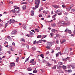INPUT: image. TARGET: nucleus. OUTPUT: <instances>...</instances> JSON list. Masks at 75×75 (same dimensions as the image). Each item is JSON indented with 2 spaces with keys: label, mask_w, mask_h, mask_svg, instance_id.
Wrapping results in <instances>:
<instances>
[{
  "label": "nucleus",
  "mask_w": 75,
  "mask_h": 75,
  "mask_svg": "<svg viewBox=\"0 0 75 75\" xmlns=\"http://www.w3.org/2000/svg\"><path fill=\"white\" fill-rule=\"evenodd\" d=\"M47 47L46 48L48 50H50V47L52 46V43L47 42L46 44Z\"/></svg>",
  "instance_id": "obj_1"
},
{
  "label": "nucleus",
  "mask_w": 75,
  "mask_h": 75,
  "mask_svg": "<svg viewBox=\"0 0 75 75\" xmlns=\"http://www.w3.org/2000/svg\"><path fill=\"white\" fill-rule=\"evenodd\" d=\"M40 0H35V3L36 6H39Z\"/></svg>",
  "instance_id": "obj_2"
},
{
  "label": "nucleus",
  "mask_w": 75,
  "mask_h": 75,
  "mask_svg": "<svg viewBox=\"0 0 75 75\" xmlns=\"http://www.w3.org/2000/svg\"><path fill=\"white\" fill-rule=\"evenodd\" d=\"M16 22V21H14L13 19H11L10 20V21H8L7 23H8L9 24H11V23H13Z\"/></svg>",
  "instance_id": "obj_3"
},
{
  "label": "nucleus",
  "mask_w": 75,
  "mask_h": 75,
  "mask_svg": "<svg viewBox=\"0 0 75 75\" xmlns=\"http://www.w3.org/2000/svg\"><path fill=\"white\" fill-rule=\"evenodd\" d=\"M57 13L58 14V15L61 16L62 14V11L60 9H59L57 11Z\"/></svg>",
  "instance_id": "obj_4"
},
{
  "label": "nucleus",
  "mask_w": 75,
  "mask_h": 75,
  "mask_svg": "<svg viewBox=\"0 0 75 75\" xmlns=\"http://www.w3.org/2000/svg\"><path fill=\"white\" fill-rule=\"evenodd\" d=\"M19 7H17L16 8L14 9V13H16V12H19Z\"/></svg>",
  "instance_id": "obj_5"
},
{
  "label": "nucleus",
  "mask_w": 75,
  "mask_h": 75,
  "mask_svg": "<svg viewBox=\"0 0 75 75\" xmlns=\"http://www.w3.org/2000/svg\"><path fill=\"white\" fill-rule=\"evenodd\" d=\"M61 23L63 25H65V24H67V23H65V22H64V21H60L59 22L57 23V24H59Z\"/></svg>",
  "instance_id": "obj_6"
},
{
  "label": "nucleus",
  "mask_w": 75,
  "mask_h": 75,
  "mask_svg": "<svg viewBox=\"0 0 75 75\" xmlns=\"http://www.w3.org/2000/svg\"><path fill=\"white\" fill-rule=\"evenodd\" d=\"M11 65L9 67L11 68V67H15L16 66V64L14 62L12 63L11 64Z\"/></svg>",
  "instance_id": "obj_7"
},
{
  "label": "nucleus",
  "mask_w": 75,
  "mask_h": 75,
  "mask_svg": "<svg viewBox=\"0 0 75 75\" xmlns=\"http://www.w3.org/2000/svg\"><path fill=\"white\" fill-rule=\"evenodd\" d=\"M16 33H17V31L16 30H14L11 33V35H15L16 34Z\"/></svg>",
  "instance_id": "obj_8"
},
{
  "label": "nucleus",
  "mask_w": 75,
  "mask_h": 75,
  "mask_svg": "<svg viewBox=\"0 0 75 75\" xmlns=\"http://www.w3.org/2000/svg\"><path fill=\"white\" fill-rule=\"evenodd\" d=\"M62 64H63V63L62 62H59L58 63V64L57 65L58 66H62Z\"/></svg>",
  "instance_id": "obj_9"
},
{
  "label": "nucleus",
  "mask_w": 75,
  "mask_h": 75,
  "mask_svg": "<svg viewBox=\"0 0 75 75\" xmlns=\"http://www.w3.org/2000/svg\"><path fill=\"white\" fill-rule=\"evenodd\" d=\"M20 41H22V42H25V40L24 39V38H22L21 39Z\"/></svg>",
  "instance_id": "obj_10"
},
{
  "label": "nucleus",
  "mask_w": 75,
  "mask_h": 75,
  "mask_svg": "<svg viewBox=\"0 0 75 75\" xmlns=\"http://www.w3.org/2000/svg\"><path fill=\"white\" fill-rule=\"evenodd\" d=\"M15 14L17 15V16H20V13L19 12V11L15 12Z\"/></svg>",
  "instance_id": "obj_11"
},
{
  "label": "nucleus",
  "mask_w": 75,
  "mask_h": 75,
  "mask_svg": "<svg viewBox=\"0 0 75 75\" xmlns=\"http://www.w3.org/2000/svg\"><path fill=\"white\" fill-rule=\"evenodd\" d=\"M35 8L33 7V10H36L37 8H38V6H37V5H35Z\"/></svg>",
  "instance_id": "obj_12"
},
{
  "label": "nucleus",
  "mask_w": 75,
  "mask_h": 75,
  "mask_svg": "<svg viewBox=\"0 0 75 75\" xmlns=\"http://www.w3.org/2000/svg\"><path fill=\"white\" fill-rule=\"evenodd\" d=\"M27 69L28 71H32V69L30 67L28 68Z\"/></svg>",
  "instance_id": "obj_13"
},
{
  "label": "nucleus",
  "mask_w": 75,
  "mask_h": 75,
  "mask_svg": "<svg viewBox=\"0 0 75 75\" xmlns=\"http://www.w3.org/2000/svg\"><path fill=\"white\" fill-rule=\"evenodd\" d=\"M42 41V40H39V41H38L37 42V44H38V43H41Z\"/></svg>",
  "instance_id": "obj_14"
},
{
  "label": "nucleus",
  "mask_w": 75,
  "mask_h": 75,
  "mask_svg": "<svg viewBox=\"0 0 75 75\" xmlns=\"http://www.w3.org/2000/svg\"><path fill=\"white\" fill-rule=\"evenodd\" d=\"M59 54H60V55H62V54H61V52H59L58 53H57V57H58V56H59Z\"/></svg>",
  "instance_id": "obj_15"
},
{
  "label": "nucleus",
  "mask_w": 75,
  "mask_h": 75,
  "mask_svg": "<svg viewBox=\"0 0 75 75\" xmlns=\"http://www.w3.org/2000/svg\"><path fill=\"white\" fill-rule=\"evenodd\" d=\"M47 65L46 66H48L49 67H50L51 66V65H52L51 64H50V63H47Z\"/></svg>",
  "instance_id": "obj_16"
},
{
  "label": "nucleus",
  "mask_w": 75,
  "mask_h": 75,
  "mask_svg": "<svg viewBox=\"0 0 75 75\" xmlns=\"http://www.w3.org/2000/svg\"><path fill=\"white\" fill-rule=\"evenodd\" d=\"M34 59H32L30 61V63H31V64H32L34 62Z\"/></svg>",
  "instance_id": "obj_17"
},
{
  "label": "nucleus",
  "mask_w": 75,
  "mask_h": 75,
  "mask_svg": "<svg viewBox=\"0 0 75 75\" xmlns=\"http://www.w3.org/2000/svg\"><path fill=\"white\" fill-rule=\"evenodd\" d=\"M62 66H58L57 65V69H60L61 68H62Z\"/></svg>",
  "instance_id": "obj_18"
},
{
  "label": "nucleus",
  "mask_w": 75,
  "mask_h": 75,
  "mask_svg": "<svg viewBox=\"0 0 75 75\" xmlns=\"http://www.w3.org/2000/svg\"><path fill=\"white\" fill-rule=\"evenodd\" d=\"M34 11H32L31 12V16H34Z\"/></svg>",
  "instance_id": "obj_19"
},
{
  "label": "nucleus",
  "mask_w": 75,
  "mask_h": 75,
  "mask_svg": "<svg viewBox=\"0 0 75 75\" xmlns=\"http://www.w3.org/2000/svg\"><path fill=\"white\" fill-rule=\"evenodd\" d=\"M57 16V15L55 14L54 15V16H53L52 17V18H54V20H55V17H56Z\"/></svg>",
  "instance_id": "obj_20"
},
{
  "label": "nucleus",
  "mask_w": 75,
  "mask_h": 75,
  "mask_svg": "<svg viewBox=\"0 0 75 75\" xmlns=\"http://www.w3.org/2000/svg\"><path fill=\"white\" fill-rule=\"evenodd\" d=\"M30 35H34V33L33 32H30Z\"/></svg>",
  "instance_id": "obj_21"
},
{
  "label": "nucleus",
  "mask_w": 75,
  "mask_h": 75,
  "mask_svg": "<svg viewBox=\"0 0 75 75\" xmlns=\"http://www.w3.org/2000/svg\"><path fill=\"white\" fill-rule=\"evenodd\" d=\"M62 68L64 69H67V67H66V66L63 65L62 66Z\"/></svg>",
  "instance_id": "obj_22"
},
{
  "label": "nucleus",
  "mask_w": 75,
  "mask_h": 75,
  "mask_svg": "<svg viewBox=\"0 0 75 75\" xmlns=\"http://www.w3.org/2000/svg\"><path fill=\"white\" fill-rule=\"evenodd\" d=\"M56 31V30L53 29L51 30L52 32L53 33H55V31Z\"/></svg>",
  "instance_id": "obj_23"
},
{
  "label": "nucleus",
  "mask_w": 75,
  "mask_h": 75,
  "mask_svg": "<svg viewBox=\"0 0 75 75\" xmlns=\"http://www.w3.org/2000/svg\"><path fill=\"white\" fill-rule=\"evenodd\" d=\"M42 36L41 35H38V36H37V38H41Z\"/></svg>",
  "instance_id": "obj_24"
},
{
  "label": "nucleus",
  "mask_w": 75,
  "mask_h": 75,
  "mask_svg": "<svg viewBox=\"0 0 75 75\" xmlns=\"http://www.w3.org/2000/svg\"><path fill=\"white\" fill-rule=\"evenodd\" d=\"M71 67H72V69H74L75 68V66H74V64H73L71 66Z\"/></svg>",
  "instance_id": "obj_25"
},
{
  "label": "nucleus",
  "mask_w": 75,
  "mask_h": 75,
  "mask_svg": "<svg viewBox=\"0 0 75 75\" xmlns=\"http://www.w3.org/2000/svg\"><path fill=\"white\" fill-rule=\"evenodd\" d=\"M71 11L72 12H75V9H72L71 10Z\"/></svg>",
  "instance_id": "obj_26"
},
{
  "label": "nucleus",
  "mask_w": 75,
  "mask_h": 75,
  "mask_svg": "<svg viewBox=\"0 0 75 75\" xmlns=\"http://www.w3.org/2000/svg\"><path fill=\"white\" fill-rule=\"evenodd\" d=\"M8 25V23H6L5 25V28H6V27H7Z\"/></svg>",
  "instance_id": "obj_27"
},
{
  "label": "nucleus",
  "mask_w": 75,
  "mask_h": 75,
  "mask_svg": "<svg viewBox=\"0 0 75 75\" xmlns=\"http://www.w3.org/2000/svg\"><path fill=\"white\" fill-rule=\"evenodd\" d=\"M56 26V25L55 23H53L52 24V27H55Z\"/></svg>",
  "instance_id": "obj_28"
},
{
  "label": "nucleus",
  "mask_w": 75,
  "mask_h": 75,
  "mask_svg": "<svg viewBox=\"0 0 75 75\" xmlns=\"http://www.w3.org/2000/svg\"><path fill=\"white\" fill-rule=\"evenodd\" d=\"M28 2L29 3H31L33 1V0H28Z\"/></svg>",
  "instance_id": "obj_29"
},
{
  "label": "nucleus",
  "mask_w": 75,
  "mask_h": 75,
  "mask_svg": "<svg viewBox=\"0 0 75 75\" xmlns=\"http://www.w3.org/2000/svg\"><path fill=\"white\" fill-rule=\"evenodd\" d=\"M69 59V57H67V58L65 59V61H67L68 59Z\"/></svg>",
  "instance_id": "obj_30"
},
{
  "label": "nucleus",
  "mask_w": 75,
  "mask_h": 75,
  "mask_svg": "<svg viewBox=\"0 0 75 75\" xmlns=\"http://www.w3.org/2000/svg\"><path fill=\"white\" fill-rule=\"evenodd\" d=\"M35 49H36L34 47H32V49L33 51H34V50H35Z\"/></svg>",
  "instance_id": "obj_31"
},
{
  "label": "nucleus",
  "mask_w": 75,
  "mask_h": 75,
  "mask_svg": "<svg viewBox=\"0 0 75 75\" xmlns=\"http://www.w3.org/2000/svg\"><path fill=\"white\" fill-rule=\"evenodd\" d=\"M72 72V71L71 70H69L68 71V72L69 73V72Z\"/></svg>",
  "instance_id": "obj_32"
},
{
  "label": "nucleus",
  "mask_w": 75,
  "mask_h": 75,
  "mask_svg": "<svg viewBox=\"0 0 75 75\" xmlns=\"http://www.w3.org/2000/svg\"><path fill=\"white\" fill-rule=\"evenodd\" d=\"M35 30L36 31V32H38H38H39V30L38 29H35Z\"/></svg>",
  "instance_id": "obj_33"
},
{
  "label": "nucleus",
  "mask_w": 75,
  "mask_h": 75,
  "mask_svg": "<svg viewBox=\"0 0 75 75\" xmlns=\"http://www.w3.org/2000/svg\"><path fill=\"white\" fill-rule=\"evenodd\" d=\"M50 34L51 36H52V37H53V36L54 35V33H50Z\"/></svg>",
  "instance_id": "obj_34"
},
{
  "label": "nucleus",
  "mask_w": 75,
  "mask_h": 75,
  "mask_svg": "<svg viewBox=\"0 0 75 75\" xmlns=\"http://www.w3.org/2000/svg\"><path fill=\"white\" fill-rule=\"evenodd\" d=\"M43 13H45V14H47V12H46V11H43Z\"/></svg>",
  "instance_id": "obj_35"
},
{
  "label": "nucleus",
  "mask_w": 75,
  "mask_h": 75,
  "mask_svg": "<svg viewBox=\"0 0 75 75\" xmlns=\"http://www.w3.org/2000/svg\"><path fill=\"white\" fill-rule=\"evenodd\" d=\"M65 42V40H64L61 42V44H63V43Z\"/></svg>",
  "instance_id": "obj_36"
},
{
  "label": "nucleus",
  "mask_w": 75,
  "mask_h": 75,
  "mask_svg": "<svg viewBox=\"0 0 75 75\" xmlns=\"http://www.w3.org/2000/svg\"><path fill=\"white\" fill-rule=\"evenodd\" d=\"M69 30V29H68V28H67L66 29V30L65 31H64V32H67V31H68Z\"/></svg>",
  "instance_id": "obj_37"
},
{
  "label": "nucleus",
  "mask_w": 75,
  "mask_h": 75,
  "mask_svg": "<svg viewBox=\"0 0 75 75\" xmlns=\"http://www.w3.org/2000/svg\"><path fill=\"white\" fill-rule=\"evenodd\" d=\"M29 59H30V58H29V57H28V58H27L25 60V62H27V61H28V60H29Z\"/></svg>",
  "instance_id": "obj_38"
},
{
  "label": "nucleus",
  "mask_w": 75,
  "mask_h": 75,
  "mask_svg": "<svg viewBox=\"0 0 75 75\" xmlns=\"http://www.w3.org/2000/svg\"><path fill=\"white\" fill-rule=\"evenodd\" d=\"M7 52L8 54H11V52H10V51H8Z\"/></svg>",
  "instance_id": "obj_39"
},
{
  "label": "nucleus",
  "mask_w": 75,
  "mask_h": 75,
  "mask_svg": "<svg viewBox=\"0 0 75 75\" xmlns=\"http://www.w3.org/2000/svg\"><path fill=\"white\" fill-rule=\"evenodd\" d=\"M52 69H56V66H54L52 68Z\"/></svg>",
  "instance_id": "obj_40"
},
{
  "label": "nucleus",
  "mask_w": 75,
  "mask_h": 75,
  "mask_svg": "<svg viewBox=\"0 0 75 75\" xmlns=\"http://www.w3.org/2000/svg\"><path fill=\"white\" fill-rule=\"evenodd\" d=\"M40 57H42V58H44V56H43V54H41V55H40Z\"/></svg>",
  "instance_id": "obj_41"
},
{
  "label": "nucleus",
  "mask_w": 75,
  "mask_h": 75,
  "mask_svg": "<svg viewBox=\"0 0 75 75\" xmlns=\"http://www.w3.org/2000/svg\"><path fill=\"white\" fill-rule=\"evenodd\" d=\"M66 9L67 10V11H70V10H71V9H70L69 8H66Z\"/></svg>",
  "instance_id": "obj_42"
},
{
  "label": "nucleus",
  "mask_w": 75,
  "mask_h": 75,
  "mask_svg": "<svg viewBox=\"0 0 75 75\" xmlns=\"http://www.w3.org/2000/svg\"><path fill=\"white\" fill-rule=\"evenodd\" d=\"M28 74H29V75H34V74H33L32 73H29Z\"/></svg>",
  "instance_id": "obj_43"
},
{
  "label": "nucleus",
  "mask_w": 75,
  "mask_h": 75,
  "mask_svg": "<svg viewBox=\"0 0 75 75\" xmlns=\"http://www.w3.org/2000/svg\"><path fill=\"white\" fill-rule=\"evenodd\" d=\"M68 31L69 33V34H71V30H69Z\"/></svg>",
  "instance_id": "obj_44"
},
{
  "label": "nucleus",
  "mask_w": 75,
  "mask_h": 75,
  "mask_svg": "<svg viewBox=\"0 0 75 75\" xmlns=\"http://www.w3.org/2000/svg\"><path fill=\"white\" fill-rule=\"evenodd\" d=\"M1 60H2V58L0 57V63H1L2 62Z\"/></svg>",
  "instance_id": "obj_45"
},
{
  "label": "nucleus",
  "mask_w": 75,
  "mask_h": 75,
  "mask_svg": "<svg viewBox=\"0 0 75 75\" xmlns=\"http://www.w3.org/2000/svg\"><path fill=\"white\" fill-rule=\"evenodd\" d=\"M53 7H54V8H57V6L55 5H53Z\"/></svg>",
  "instance_id": "obj_46"
},
{
  "label": "nucleus",
  "mask_w": 75,
  "mask_h": 75,
  "mask_svg": "<svg viewBox=\"0 0 75 75\" xmlns=\"http://www.w3.org/2000/svg\"><path fill=\"white\" fill-rule=\"evenodd\" d=\"M60 49V48L59 47H57V51H58V50H59Z\"/></svg>",
  "instance_id": "obj_47"
},
{
  "label": "nucleus",
  "mask_w": 75,
  "mask_h": 75,
  "mask_svg": "<svg viewBox=\"0 0 75 75\" xmlns=\"http://www.w3.org/2000/svg\"><path fill=\"white\" fill-rule=\"evenodd\" d=\"M7 38H8V39H9V40H10V39H11V37H10V36H9L7 37Z\"/></svg>",
  "instance_id": "obj_48"
},
{
  "label": "nucleus",
  "mask_w": 75,
  "mask_h": 75,
  "mask_svg": "<svg viewBox=\"0 0 75 75\" xmlns=\"http://www.w3.org/2000/svg\"><path fill=\"white\" fill-rule=\"evenodd\" d=\"M33 73H37V71L36 70H34L33 71Z\"/></svg>",
  "instance_id": "obj_49"
},
{
  "label": "nucleus",
  "mask_w": 75,
  "mask_h": 75,
  "mask_svg": "<svg viewBox=\"0 0 75 75\" xmlns=\"http://www.w3.org/2000/svg\"><path fill=\"white\" fill-rule=\"evenodd\" d=\"M37 42V41L35 40L33 42V44H36V42Z\"/></svg>",
  "instance_id": "obj_50"
},
{
  "label": "nucleus",
  "mask_w": 75,
  "mask_h": 75,
  "mask_svg": "<svg viewBox=\"0 0 75 75\" xmlns=\"http://www.w3.org/2000/svg\"><path fill=\"white\" fill-rule=\"evenodd\" d=\"M62 7L63 8H65V7H66V6H65L64 5H62Z\"/></svg>",
  "instance_id": "obj_51"
},
{
  "label": "nucleus",
  "mask_w": 75,
  "mask_h": 75,
  "mask_svg": "<svg viewBox=\"0 0 75 75\" xmlns=\"http://www.w3.org/2000/svg\"><path fill=\"white\" fill-rule=\"evenodd\" d=\"M10 50V51H14V50L12 48H11Z\"/></svg>",
  "instance_id": "obj_52"
},
{
  "label": "nucleus",
  "mask_w": 75,
  "mask_h": 75,
  "mask_svg": "<svg viewBox=\"0 0 75 75\" xmlns=\"http://www.w3.org/2000/svg\"><path fill=\"white\" fill-rule=\"evenodd\" d=\"M50 17H51V16L50 15H48L47 18H50Z\"/></svg>",
  "instance_id": "obj_53"
},
{
  "label": "nucleus",
  "mask_w": 75,
  "mask_h": 75,
  "mask_svg": "<svg viewBox=\"0 0 75 75\" xmlns=\"http://www.w3.org/2000/svg\"><path fill=\"white\" fill-rule=\"evenodd\" d=\"M9 3H10V4H12L13 3V2H12V1H10L9 2Z\"/></svg>",
  "instance_id": "obj_54"
},
{
  "label": "nucleus",
  "mask_w": 75,
  "mask_h": 75,
  "mask_svg": "<svg viewBox=\"0 0 75 75\" xmlns=\"http://www.w3.org/2000/svg\"><path fill=\"white\" fill-rule=\"evenodd\" d=\"M39 16L40 17H41L42 16V15H39Z\"/></svg>",
  "instance_id": "obj_55"
},
{
  "label": "nucleus",
  "mask_w": 75,
  "mask_h": 75,
  "mask_svg": "<svg viewBox=\"0 0 75 75\" xmlns=\"http://www.w3.org/2000/svg\"><path fill=\"white\" fill-rule=\"evenodd\" d=\"M36 63V62H34L33 63V64L35 65V64Z\"/></svg>",
  "instance_id": "obj_56"
},
{
  "label": "nucleus",
  "mask_w": 75,
  "mask_h": 75,
  "mask_svg": "<svg viewBox=\"0 0 75 75\" xmlns=\"http://www.w3.org/2000/svg\"><path fill=\"white\" fill-rule=\"evenodd\" d=\"M21 45V46H24V45H25V44H22Z\"/></svg>",
  "instance_id": "obj_57"
},
{
  "label": "nucleus",
  "mask_w": 75,
  "mask_h": 75,
  "mask_svg": "<svg viewBox=\"0 0 75 75\" xmlns=\"http://www.w3.org/2000/svg\"><path fill=\"white\" fill-rule=\"evenodd\" d=\"M20 54H21V50H20L19 51Z\"/></svg>",
  "instance_id": "obj_58"
},
{
  "label": "nucleus",
  "mask_w": 75,
  "mask_h": 75,
  "mask_svg": "<svg viewBox=\"0 0 75 75\" xmlns=\"http://www.w3.org/2000/svg\"><path fill=\"white\" fill-rule=\"evenodd\" d=\"M12 44L13 45H15V43H14V42L12 43Z\"/></svg>",
  "instance_id": "obj_59"
},
{
  "label": "nucleus",
  "mask_w": 75,
  "mask_h": 75,
  "mask_svg": "<svg viewBox=\"0 0 75 75\" xmlns=\"http://www.w3.org/2000/svg\"><path fill=\"white\" fill-rule=\"evenodd\" d=\"M31 31H32L33 32V33H35V31H34V30H31Z\"/></svg>",
  "instance_id": "obj_60"
},
{
  "label": "nucleus",
  "mask_w": 75,
  "mask_h": 75,
  "mask_svg": "<svg viewBox=\"0 0 75 75\" xmlns=\"http://www.w3.org/2000/svg\"><path fill=\"white\" fill-rule=\"evenodd\" d=\"M11 12H14V10H11V11H10V12L11 13Z\"/></svg>",
  "instance_id": "obj_61"
},
{
  "label": "nucleus",
  "mask_w": 75,
  "mask_h": 75,
  "mask_svg": "<svg viewBox=\"0 0 75 75\" xmlns=\"http://www.w3.org/2000/svg\"><path fill=\"white\" fill-rule=\"evenodd\" d=\"M57 44H59V41H58V40H57Z\"/></svg>",
  "instance_id": "obj_62"
},
{
  "label": "nucleus",
  "mask_w": 75,
  "mask_h": 75,
  "mask_svg": "<svg viewBox=\"0 0 75 75\" xmlns=\"http://www.w3.org/2000/svg\"><path fill=\"white\" fill-rule=\"evenodd\" d=\"M8 13L6 12H5L3 13V14H7Z\"/></svg>",
  "instance_id": "obj_63"
},
{
  "label": "nucleus",
  "mask_w": 75,
  "mask_h": 75,
  "mask_svg": "<svg viewBox=\"0 0 75 75\" xmlns=\"http://www.w3.org/2000/svg\"><path fill=\"white\" fill-rule=\"evenodd\" d=\"M27 47V49H29V47L28 46H26Z\"/></svg>",
  "instance_id": "obj_64"
}]
</instances>
